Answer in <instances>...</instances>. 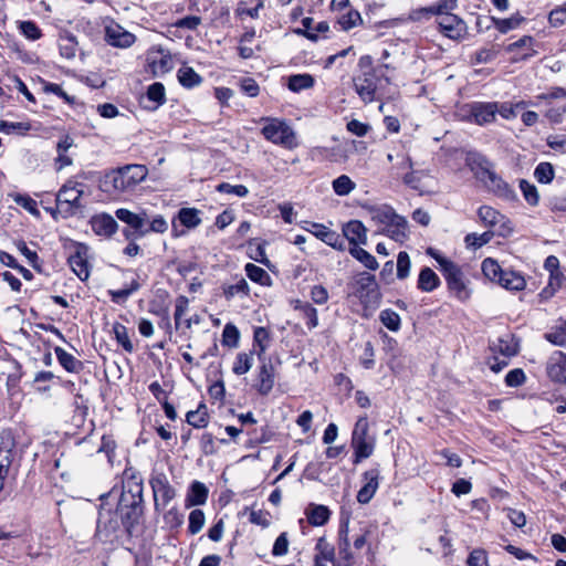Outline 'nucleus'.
<instances>
[{
	"label": "nucleus",
	"mask_w": 566,
	"mask_h": 566,
	"mask_svg": "<svg viewBox=\"0 0 566 566\" xmlns=\"http://www.w3.org/2000/svg\"><path fill=\"white\" fill-rule=\"evenodd\" d=\"M147 175L148 169L145 165H126L105 175L103 189L117 192L129 191L144 181Z\"/></svg>",
	"instance_id": "f257e3e1"
},
{
	"label": "nucleus",
	"mask_w": 566,
	"mask_h": 566,
	"mask_svg": "<svg viewBox=\"0 0 566 566\" xmlns=\"http://www.w3.org/2000/svg\"><path fill=\"white\" fill-rule=\"evenodd\" d=\"M427 253L438 262L440 271L447 281L449 291L458 300L462 302L467 301L470 297V290L467 286L461 268L432 248H429Z\"/></svg>",
	"instance_id": "f03ea898"
},
{
	"label": "nucleus",
	"mask_w": 566,
	"mask_h": 566,
	"mask_svg": "<svg viewBox=\"0 0 566 566\" xmlns=\"http://www.w3.org/2000/svg\"><path fill=\"white\" fill-rule=\"evenodd\" d=\"M475 163L478 166L475 175L490 192L507 201L515 198L513 188L495 172L492 164L485 157L480 156Z\"/></svg>",
	"instance_id": "7ed1b4c3"
},
{
	"label": "nucleus",
	"mask_w": 566,
	"mask_h": 566,
	"mask_svg": "<svg viewBox=\"0 0 566 566\" xmlns=\"http://www.w3.org/2000/svg\"><path fill=\"white\" fill-rule=\"evenodd\" d=\"M385 80L389 83V78L384 73L377 72H358L353 76V86L360 101L365 104L380 99L379 87L380 82Z\"/></svg>",
	"instance_id": "20e7f679"
},
{
	"label": "nucleus",
	"mask_w": 566,
	"mask_h": 566,
	"mask_svg": "<svg viewBox=\"0 0 566 566\" xmlns=\"http://www.w3.org/2000/svg\"><path fill=\"white\" fill-rule=\"evenodd\" d=\"M265 123L262 127L264 138L273 144L292 149L297 146L295 133L285 122L277 118H262Z\"/></svg>",
	"instance_id": "39448f33"
},
{
	"label": "nucleus",
	"mask_w": 566,
	"mask_h": 566,
	"mask_svg": "<svg viewBox=\"0 0 566 566\" xmlns=\"http://www.w3.org/2000/svg\"><path fill=\"white\" fill-rule=\"evenodd\" d=\"M352 447L355 463L369 458L375 449V438L369 434V423L366 416L358 418L352 434Z\"/></svg>",
	"instance_id": "423d86ee"
},
{
	"label": "nucleus",
	"mask_w": 566,
	"mask_h": 566,
	"mask_svg": "<svg viewBox=\"0 0 566 566\" xmlns=\"http://www.w3.org/2000/svg\"><path fill=\"white\" fill-rule=\"evenodd\" d=\"M499 104L494 102H472L461 107L462 119L483 126L495 120Z\"/></svg>",
	"instance_id": "0eeeda50"
},
{
	"label": "nucleus",
	"mask_w": 566,
	"mask_h": 566,
	"mask_svg": "<svg viewBox=\"0 0 566 566\" xmlns=\"http://www.w3.org/2000/svg\"><path fill=\"white\" fill-rule=\"evenodd\" d=\"M149 484L153 491L155 511L161 512L176 497L177 491L164 472L154 471Z\"/></svg>",
	"instance_id": "6e6552de"
},
{
	"label": "nucleus",
	"mask_w": 566,
	"mask_h": 566,
	"mask_svg": "<svg viewBox=\"0 0 566 566\" xmlns=\"http://www.w3.org/2000/svg\"><path fill=\"white\" fill-rule=\"evenodd\" d=\"M115 216L129 227L123 231L127 240L132 241L146 235L145 224L149 220V214L145 209L133 212L126 208H119L115 211Z\"/></svg>",
	"instance_id": "1a4fd4ad"
},
{
	"label": "nucleus",
	"mask_w": 566,
	"mask_h": 566,
	"mask_svg": "<svg viewBox=\"0 0 566 566\" xmlns=\"http://www.w3.org/2000/svg\"><path fill=\"white\" fill-rule=\"evenodd\" d=\"M356 293L366 307H377L381 300L375 275L361 272L355 277Z\"/></svg>",
	"instance_id": "9d476101"
},
{
	"label": "nucleus",
	"mask_w": 566,
	"mask_h": 566,
	"mask_svg": "<svg viewBox=\"0 0 566 566\" xmlns=\"http://www.w3.org/2000/svg\"><path fill=\"white\" fill-rule=\"evenodd\" d=\"M83 192V184L72 179L67 180L56 195L57 207L64 209L66 213H73L81 207L80 199Z\"/></svg>",
	"instance_id": "9b49d317"
},
{
	"label": "nucleus",
	"mask_w": 566,
	"mask_h": 566,
	"mask_svg": "<svg viewBox=\"0 0 566 566\" xmlns=\"http://www.w3.org/2000/svg\"><path fill=\"white\" fill-rule=\"evenodd\" d=\"M117 512L120 515L122 523L128 534L135 525L138 524L143 515V504L135 501H128L126 497H120L117 506Z\"/></svg>",
	"instance_id": "f8f14e48"
},
{
	"label": "nucleus",
	"mask_w": 566,
	"mask_h": 566,
	"mask_svg": "<svg viewBox=\"0 0 566 566\" xmlns=\"http://www.w3.org/2000/svg\"><path fill=\"white\" fill-rule=\"evenodd\" d=\"M123 492L120 497L143 504V480L134 469H126L123 474Z\"/></svg>",
	"instance_id": "ddd939ff"
},
{
	"label": "nucleus",
	"mask_w": 566,
	"mask_h": 566,
	"mask_svg": "<svg viewBox=\"0 0 566 566\" xmlns=\"http://www.w3.org/2000/svg\"><path fill=\"white\" fill-rule=\"evenodd\" d=\"M123 492L120 497L143 504V480L134 469H126L123 474Z\"/></svg>",
	"instance_id": "4468645a"
},
{
	"label": "nucleus",
	"mask_w": 566,
	"mask_h": 566,
	"mask_svg": "<svg viewBox=\"0 0 566 566\" xmlns=\"http://www.w3.org/2000/svg\"><path fill=\"white\" fill-rule=\"evenodd\" d=\"M105 40L112 46L127 49L135 43L136 36L117 22L111 21L105 27Z\"/></svg>",
	"instance_id": "2eb2a0df"
},
{
	"label": "nucleus",
	"mask_w": 566,
	"mask_h": 566,
	"mask_svg": "<svg viewBox=\"0 0 566 566\" xmlns=\"http://www.w3.org/2000/svg\"><path fill=\"white\" fill-rule=\"evenodd\" d=\"M88 247L84 243H74V251L69 256V264L72 271L81 281H85L90 276V265L87 261Z\"/></svg>",
	"instance_id": "dca6fc26"
},
{
	"label": "nucleus",
	"mask_w": 566,
	"mask_h": 566,
	"mask_svg": "<svg viewBox=\"0 0 566 566\" xmlns=\"http://www.w3.org/2000/svg\"><path fill=\"white\" fill-rule=\"evenodd\" d=\"M439 30L449 39L460 40L467 34L465 22L455 14H441L437 18Z\"/></svg>",
	"instance_id": "f3484780"
},
{
	"label": "nucleus",
	"mask_w": 566,
	"mask_h": 566,
	"mask_svg": "<svg viewBox=\"0 0 566 566\" xmlns=\"http://www.w3.org/2000/svg\"><path fill=\"white\" fill-rule=\"evenodd\" d=\"M546 374L556 384H566V354L554 352L547 359Z\"/></svg>",
	"instance_id": "a211bd4d"
},
{
	"label": "nucleus",
	"mask_w": 566,
	"mask_h": 566,
	"mask_svg": "<svg viewBox=\"0 0 566 566\" xmlns=\"http://www.w3.org/2000/svg\"><path fill=\"white\" fill-rule=\"evenodd\" d=\"M261 365L258 373L256 389L261 395H268L274 387L275 382V367L271 359L262 357L259 359Z\"/></svg>",
	"instance_id": "6ab92c4d"
},
{
	"label": "nucleus",
	"mask_w": 566,
	"mask_h": 566,
	"mask_svg": "<svg viewBox=\"0 0 566 566\" xmlns=\"http://www.w3.org/2000/svg\"><path fill=\"white\" fill-rule=\"evenodd\" d=\"M379 470L370 469L366 471L363 475L364 485L357 493V501L361 504H367L375 495L378 486H379Z\"/></svg>",
	"instance_id": "aec40b11"
},
{
	"label": "nucleus",
	"mask_w": 566,
	"mask_h": 566,
	"mask_svg": "<svg viewBox=\"0 0 566 566\" xmlns=\"http://www.w3.org/2000/svg\"><path fill=\"white\" fill-rule=\"evenodd\" d=\"M478 216L488 227L501 226L503 228L502 234L512 230L511 227L507 226L510 223L509 219L490 206H481L478 210Z\"/></svg>",
	"instance_id": "412c9836"
},
{
	"label": "nucleus",
	"mask_w": 566,
	"mask_h": 566,
	"mask_svg": "<svg viewBox=\"0 0 566 566\" xmlns=\"http://www.w3.org/2000/svg\"><path fill=\"white\" fill-rule=\"evenodd\" d=\"M305 229L324 243L338 250L344 249V239L337 232L328 229L324 224L311 223V228Z\"/></svg>",
	"instance_id": "4be33fe9"
},
{
	"label": "nucleus",
	"mask_w": 566,
	"mask_h": 566,
	"mask_svg": "<svg viewBox=\"0 0 566 566\" xmlns=\"http://www.w3.org/2000/svg\"><path fill=\"white\" fill-rule=\"evenodd\" d=\"M490 350L493 354H500L504 358L515 356L518 352V344L511 334H505L490 344Z\"/></svg>",
	"instance_id": "5701e85b"
},
{
	"label": "nucleus",
	"mask_w": 566,
	"mask_h": 566,
	"mask_svg": "<svg viewBox=\"0 0 566 566\" xmlns=\"http://www.w3.org/2000/svg\"><path fill=\"white\" fill-rule=\"evenodd\" d=\"M367 229L359 220H352L343 228L344 237L352 247L367 243Z\"/></svg>",
	"instance_id": "b1692460"
},
{
	"label": "nucleus",
	"mask_w": 566,
	"mask_h": 566,
	"mask_svg": "<svg viewBox=\"0 0 566 566\" xmlns=\"http://www.w3.org/2000/svg\"><path fill=\"white\" fill-rule=\"evenodd\" d=\"M368 214L371 221L379 227V230L381 228H387L390 223L394 222V219H396V217L398 216L394 208L387 205L370 207L368 209Z\"/></svg>",
	"instance_id": "393cba45"
},
{
	"label": "nucleus",
	"mask_w": 566,
	"mask_h": 566,
	"mask_svg": "<svg viewBox=\"0 0 566 566\" xmlns=\"http://www.w3.org/2000/svg\"><path fill=\"white\" fill-rule=\"evenodd\" d=\"M92 229L97 235L111 237L117 231V222L111 214L102 213L92 218Z\"/></svg>",
	"instance_id": "a878e982"
},
{
	"label": "nucleus",
	"mask_w": 566,
	"mask_h": 566,
	"mask_svg": "<svg viewBox=\"0 0 566 566\" xmlns=\"http://www.w3.org/2000/svg\"><path fill=\"white\" fill-rule=\"evenodd\" d=\"M380 233L389 237L396 242L403 243L408 239V222L401 217L397 216L394 219V222L390 223L387 228H381Z\"/></svg>",
	"instance_id": "bb28decb"
},
{
	"label": "nucleus",
	"mask_w": 566,
	"mask_h": 566,
	"mask_svg": "<svg viewBox=\"0 0 566 566\" xmlns=\"http://www.w3.org/2000/svg\"><path fill=\"white\" fill-rule=\"evenodd\" d=\"M497 284L510 291H522L524 290L526 282L524 276L520 273L511 270H503Z\"/></svg>",
	"instance_id": "cd10ccee"
},
{
	"label": "nucleus",
	"mask_w": 566,
	"mask_h": 566,
	"mask_svg": "<svg viewBox=\"0 0 566 566\" xmlns=\"http://www.w3.org/2000/svg\"><path fill=\"white\" fill-rule=\"evenodd\" d=\"M54 353L60 365L69 373L78 374L83 369V363L61 347H55Z\"/></svg>",
	"instance_id": "c85d7f7f"
},
{
	"label": "nucleus",
	"mask_w": 566,
	"mask_h": 566,
	"mask_svg": "<svg viewBox=\"0 0 566 566\" xmlns=\"http://www.w3.org/2000/svg\"><path fill=\"white\" fill-rule=\"evenodd\" d=\"M329 510L324 505L311 504L306 510V516L310 524L322 526L329 520Z\"/></svg>",
	"instance_id": "c756f323"
},
{
	"label": "nucleus",
	"mask_w": 566,
	"mask_h": 566,
	"mask_svg": "<svg viewBox=\"0 0 566 566\" xmlns=\"http://www.w3.org/2000/svg\"><path fill=\"white\" fill-rule=\"evenodd\" d=\"M440 284L439 276L430 269L423 268L418 277V289L423 292H432Z\"/></svg>",
	"instance_id": "7c9ffc66"
},
{
	"label": "nucleus",
	"mask_w": 566,
	"mask_h": 566,
	"mask_svg": "<svg viewBox=\"0 0 566 566\" xmlns=\"http://www.w3.org/2000/svg\"><path fill=\"white\" fill-rule=\"evenodd\" d=\"M59 50L62 57L72 60L76 56L77 41L71 33H65L59 38Z\"/></svg>",
	"instance_id": "2f4dec72"
},
{
	"label": "nucleus",
	"mask_w": 566,
	"mask_h": 566,
	"mask_svg": "<svg viewBox=\"0 0 566 566\" xmlns=\"http://www.w3.org/2000/svg\"><path fill=\"white\" fill-rule=\"evenodd\" d=\"M187 422L197 429H202L208 426V411L205 403H200L196 410H190L186 415Z\"/></svg>",
	"instance_id": "473e14b6"
},
{
	"label": "nucleus",
	"mask_w": 566,
	"mask_h": 566,
	"mask_svg": "<svg viewBox=\"0 0 566 566\" xmlns=\"http://www.w3.org/2000/svg\"><path fill=\"white\" fill-rule=\"evenodd\" d=\"M208 499V489L207 486L199 482L195 481L190 485V491L187 495V502L189 505H202L206 503Z\"/></svg>",
	"instance_id": "72a5a7b5"
},
{
	"label": "nucleus",
	"mask_w": 566,
	"mask_h": 566,
	"mask_svg": "<svg viewBox=\"0 0 566 566\" xmlns=\"http://www.w3.org/2000/svg\"><path fill=\"white\" fill-rule=\"evenodd\" d=\"M178 80L187 88L198 86L202 81L201 76L190 66H182L178 70Z\"/></svg>",
	"instance_id": "f704fd0d"
},
{
	"label": "nucleus",
	"mask_w": 566,
	"mask_h": 566,
	"mask_svg": "<svg viewBox=\"0 0 566 566\" xmlns=\"http://www.w3.org/2000/svg\"><path fill=\"white\" fill-rule=\"evenodd\" d=\"M200 211L196 208H181L178 211V220L188 229H193L201 223Z\"/></svg>",
	"instance_id": "c9c22d12"
},
{
	"label": "nucleus",
	"mask_w": 566,
	"mask_h": 566,
	"mask_svg": "<svg viewBox=\"0 0 566 566\" xmlns=\"http://www.w3.org/2000/svg\"><path fill=\"white\" fill-rule=\"evenodd\" d=\"M253 354L254 352L239 353L233 363L232 371L238 376L247 374L253 366Z\"/></svg>",
	"instance_id": "e433bc0d"
},
{
	"label": "nucleus",
	"mask_w": 566,
	"mask_h": 566,
	"mask_svg": "<svg viewBox=\"0 0 566 566\" xmlns=\"http://www.w3.org/2000/svg\"><path fill=\"white\" fill-rule=\"evenodd\" d=\"M315 558L323 559L325 562H335V548L327 542L325 537H319L315 545Z\"/></svg>",
	"instance_id": "4c0bfd02"
},
{
	"label": "nucleus",
	"mask_w": 566,
	"mask_h": 566,
	"mask_svg": "<svg viewBox=\"0 0 566 566\" xmlns=\"http://www.w3.org/2000/svg\"><path fill=\"white\" fill-rule=\"evenodd\" d=\"M349 253L363 263L369 270H376L378 268V262L374 255H371L368 251L364 250L359 245H354L349 248Z\"/></svg>",
	"instance_id": "58836bf2"
},
{
	"label": "nucleus",
	"mask_w": 566,
	"mask_h": 566,
	"mask_svg": "<svg viewBox=\"0 0 566 566\" xmlns=\"http://www.w3.org/2000/svg\"><path fill=\"white\" fill-rule=\"evenodd\" d=\"M244 270H245V273H247L248 277L251 281H253L255 283H259L261 285H269L270 284L271 277H270L269 273L264 269H262V268H260V266H258V265H255L253 263H248L245 265Z\"/></svg>",
	"instance_id": "ea45409f"
},
{
	"label": "nucleus",
	"mask_w": 566,
	"mask_h": 566,
	"mask_svg": "<svg viewBox=\"0 0 566 566\" xmlns=\"http://www.w3.org/2000/svg\"><path fill=\"white\" fill-rule=\"evenodd\" d=\"M146 96L154 104L153 107L157 108L166 102L165 86L159 82L153 83L148 86Z\"/></svg>",
	"instance_id": "a19ab883"
},
{
	"label": "nucleus",
	"mask_w": 566,
	"mask_h": 566,
	"mask_svg": "<svg viewBox=\"0 0 566 566\" xmlns=\"http://www.w3.org/2000/svg\"><path fill=\"white\" fill-rule=\"evenodd\" d=\"M482 272L488 280L499 283L503 269L500 266L497 261L488 258L482 262Z\"/></svg>",
	"instance_id": "79ce46f5"
},
{
	"label": "nucleus",
	"mask_w": 566,
	"mask_h": 566,
	"mask_svg": "<svg viewBox=\"0 0 566 566\" xmlns=\"http://www.w3.org/2000/svg\"><path fill=\"white\" fill-rule=\"evenodd\" d=\"M113 333L117 343L127 352H134V345L129 338L128 329L120 323H115L113 325Z\"/></svg>",
	"instance_id": "37998d69"
},
{
	"label": "nucleus",
	"mask_w": 566,
	"mask_h": 566,
	"mask_svg": "<svg viewBox=\"0 0 566 566\" xmlns=\"http://www.w3.org/2000/svg\"><path fill=\"white\" fill-rule=\"evenodd\" d=\"M314 85V78L310 74H296L289 78V88L293 92H300L311 88Z\"/></svg>",
	"instance_id": "c03bdc74"
},
{
	"label": "nucleus",
	"mask_w": 566,
	"mask_h": 566,
	"mask_svg": "<svg viewBox=\"0 0 566 566\" xmlns=\"http://www.w3.org/2000/svg\"><path fill=\"white\" fill-rule=\"evenodd\" d=\"M268 339H269V333L264 327H256L254 329V334H253L254 350L253 352L256 353L259 359L264 357Z\"/></svg>",
	"instance_id": "a18cd8bd"
},
{
	"label": "nucleus",
	"mask_w": 566,
	"mask_h": 566,
	"mask_svg": "<svg viewBox=\"0 0 566 566\" xmlns=\"http://www.w3.org/2000/svg\"><path fill=\"white\" fill-rule=\"evenodd\" d=\"M332 186L334 192L338 196H347L356 187L355 182L347 175H342L334 179Z\"/></svg>",
	"instance_id": "49530a36"
},
{
	"label": "nucleus",
	"mask_w": 566,
	"mask_h": 566,
	"mask_svg": "<svg viewBox=\"0 0 566 566\" xmlns=\"http://www.w3.org/2000/svg\"><path fill=\"white\" fill-rule=\"evenodd\" d=\"M140 284L134 280L127 287L120 290H109L108 294L114 303L125 302L134 292L138 291Z\"/></svg>",
	"instance_id": "de8ad7c7"
},
{
	"label": "nucleus",
	"mask_w": 566,
	"mask_h": 566,
	"mask_svg": "<svg viewBox=\"0 0 566 566\" xmlns=\"http://www.w3.org/2000/svg\"><path fill=\"white\" fill-rule=\"evenodd\" d=\"M379 319L391 332H397L400 328V316L390 308L381 311Z\"/></svg>",
	"instance_id": "09e8293b"
},
{
	"label": "nucleus",
	"mask_w": 566,
	"mask_h": 566,
	"mask_svg": "<svg viewBox=\"0 0 566 566\" xmlns=\"http://www.w3.org/2000/svg\"><path fill=\"white\" fill-rule=\"evenodd\" d=\"M240 333L235 325L228 323L226 324L222 332V345L234 348L239 344Z\"/></svg>",
	"instance_id": "8fccbe9b"
},
{
	"label": "nucleus",
	"mask_w": 566,
	"mask_h": 566,
	"mask_svg": "<svg viewBox=\"0 0 566 566\" xmlns=\"http://www.w3.org/2000/svg\"><path fill=\"white\" fill-rule=\"evenodd\" d=\"M146 235L150 232L165 233L168 230V222L161 214L149 216L145 224Z\"/></svg>",
	"instance_id": "3c124183"
},
{
	"label": "nucleus",
	"mask_w": 566,
	"mask_h": 566,
	"mask_svg": "<svg viewBox=\"0 0 566 566\" xmlns=\"http://www.w3.org/2000/svg\"><path fill=\"white\" fill-rule=\"evenodd\" d=\"M523 20L524 19L522 17H520L518 14H514L507 19L492 18V21H493L495 28L501 33H506L510 30L516 29Z\"/></svg>",
	"instance_id": "603ef678"
},
{
	"label": "nucleus",
	"mask_w": 566,
	"mask_h": 566,
	"mask_svg": "<svg viewBox=\"0 0 566 566\" xmlns=\"http://www.w3.org/2000/svg\"><path fill=\"white\" fill-rule=\"evenodd\" d=\"M223 294L228 300H231L239 294L248 295L249 284L243 277H240L235 283L226 286L223 290Z\"/></svg>",
	"instance_id": "864d4df0"
},
{
	"label": "nucleus",
	"mask_w": 566,
	"mask_h": 566,
	"mask_svg": "<svg viewBox=\"0 0 566 566\" xmlns=\"http://www.w3.org/2000/svg\"><path fill=\"white\" fill-rule=\"evenodd\" d=\"M534 177L541 184H549L554 178V168L549 163H541L534 171Z\"/></svg>",
	"instance_id": "5fc2aeb1"
},
{
	"label": "nucleus",
	"mask_w": 566,
	"mask_h": 566,
	"mask_svg": "<svg viewBox=\"0 0 566 566\" xmlns=\"http://www.w3.org/2000/svg\"><path fill=\"white\" fill-rule=\"evenodd\" d=\"M411 262L409 254L405 251L398 253L397 256V277L405 280L410 274Z\"/></svg>",
	"instance_id": "6e6d98bb"
},
{
	"label": "nucleus",
	"mask_w": 566,
	"mask_h": 566,
	"mask_svg": "<svg viewBox=\"0 0 566 566\" xmlns=\"http://www.w3.org/2000/svg\"><path fill=\"white\" fill-rule=\"evenodd\" d=\"M205 513L199 510V509H196V510H192L189 514V525H188V530L191 534H197L199 533L203 525H205Z\"/></svg>",
	"instance_id": "4d7b16f0"
},
{
	"label": "nucleus",
	"mask_w": 566,
	"mask_h": 566,
	"mask_svg": "<svg viewBox=\"0 0 566 566\" xmlns=\"http://www.w3.org/2000/svg\"><path fill=\"white\" fill-rule=\"evenodd\" d=\"M493 238V232L486 231L482 234L478 233H469L465 237V243L468 247H472L474 249H479L484 244L489 243Z\"/></svg>",
	"instance_id": "13d9d810"
},
{
	"label": "nucleus",
	"mask_w": 566,
	"mask_h": 566,
	"mask_svg": "<svg viewBox=\"0 0 566 566\" xmlns=\"http://www.w3.org/2000/svg\"><path fill=\"white\" fill-rule=\"evenodd\" d=\"M300 312L306 319V326L312 329L318 325L317 311L310 303H301Z\"/></svg>",
	"instance_id": "bf43d9fd"
},
{
	"label": "nucleus",
	"mask_w": 566,
	"mask_h": 566,
	"mask_svg": "<svg viewBox=\"0 0 566 566\" xmlns=\"http://www.w3.org/2000/svg\"><path fill=\"white\" fill-rule=\"evenodd\" d=\"M217 190L221 193L234 195L240 198H244L249 195V189L244 185L222 182L217 186Z\"/></svg>",
	"instance_id": "052dcab7"
},
{
	"label": "nucleus",
	"mask_w": 566,
	"mask_h": 566,
	"mask_svg": "<svg viewBox=\"0 0 566 566\" xmlns=\"http://www.w3.org/2000/svg\"><path fill=\"white\" fill-rule=\"evenodd\" d=\"M21 33L29 40L35 41L42 36L40 28L33 21H22L19 24Z\"/></svg>",
	"instance_id": "680f3d73"
},
{
	"label": "nucleus",
	"mask_w": 566,
	"mask_h": 566,
	"mask_svg": "<svg viewBox=\"0 0 566 566\" xmlns=\"http://www.w3.org/2000/svg\"><path fill=\"white\" fill-rule=\"evenodd\" d=\"M544 269L549 272V285H553V280H559L563 276L559 271V260L555 255L545 259Z\"/></svg>",
	"instance_id": "e2e57ef3"
},
{
	"label": "nucleus",
	"mask_w": 566,
	"mask_h": 566,
	"mask_svg": "<svg viewBox=\"0 0 566 566\" xmlns=\"http://www.w3.org/2000/svg\"><path fill=\"white\" fill-rule=\"evenodd\" d=\"M545 338L556 346L566 345V322L556 327L554 331L545 334Z\"/></svg>",
	"instance_id": "0e129e2a"
},
{
	"label": "nucleus",
	"mask_w": 566,
	"mask_h": 566,
	"mask_svg": "<svg viewBox=\"0 0 566 566\" xmlns=\"http://www.w3.org/2000/svg\"><path fill=\"white\" fill-rule=\"evenodd\" d=\"M520 188L523 192L525 200L530 205L536 206L538 203L539 197H538L537 189L534 185L527 182L526 180H521Z\"/></svg>",
	"instance_id": "69168bd1"
},
{
	"label": "nucleus",
	"mask_w": 566,
	"mask_h": 566,
	"mask_svg": "<svg viewBox=\"0 0 566 566\" xmlns=\"http://www.w3.org/2000/svg\"><path fill=\"white\" fill-rule=\"evenodd\" d=\"M458 0H440L432 4L433 14L441 18V14H453L452 11L457 8Z\"/></svg>",
	"instance_id": "338daca9"
},
{
	"label": "nucleus",
	"mask_w": 566,
	"mask_h": 566,
	"mask_svg": "<svg viewBox=\"0 0 566 566\" xmlns=\"http://www.w3.org/2000/svg\"><path fill=\"white\" fill-rule=\"evenodd\" d=\"M526 380L525 373L521 368L510 370L505 376V384L509 387H518Z\"/></svg>",
	"instance_id": "774afa93"
}]
</instances>
